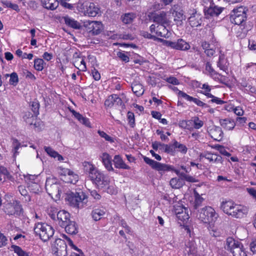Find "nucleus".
I'll return each mask as SVG.
<instances>
[{"mask_svg": "<svg viewBox=\"0 0 256 256\" xmlns=\"http://www.w3.org/2000/svg\"><path fill=\"white\" fill-rule=\"evenodd\" d=\"M35 234L44 242L48 240L54 234V230L50 225L42 222L35 224L34 228Z\"/></svg>", "mask_w": 256, "mask_h": 256, "instance_id": "obj_3", "label": "nucleus"}, {"mask_svg": "<svg viewBox=\"0 0 256 256\" xmlns=\"http://www.w3.org/2000/svg\"><path fill=\"white\" fill-rule=\"evenodd\" d=\"M224 8H218L216 6H210L206 12L205 15L208 16H217L222 12Z\"/></svg>", "mask_w": 256, "mask_h": 256, "instance_id": "obj_29", "label": "nucleus"}, {"mask_svg": "<svg viewBox=\"0 0 256 256\" xmlns=\"http://www.w3.org/2000/svg\"><path fill=\"white\" fill-rule=\"evenodd\" d=\"M220 122L224 128L228 130H233L236 126L234 122L229 118L221 119L220 120Z\"/></svg>", "mask_w": 256, "mask_h": 256, "instance_id": "obj_26", "label": "nucleus"}, {"mask_svg": "<svg viewBox=\"0 0 256 256\" xmlns=\"http://www.w3.org/2000/svg\"><path fill=\"white\" fill-rule=\"evenodd\" d=\"M127 118L130 125L133 128L135 124V119L134 114L131 112H128L127 114Z\"/></svg>", "mask_w": 256, "mask_h": 256, "instance_id": "obj_57", "label": "nucleus"}, {"mask_svg": "<svg viewBox=\"0 0 256 256\" xmlns=\"http://www.w3.org/2000/svg\"><path fill=\"white\" fill-rule=\"evenodd\" d=\"M71 172V170L68 168H63L60 167L58 168V173L60 176H62V178H64V176H66V174H68Z\"/></svg>", "mask_w": 256, "mask_h": 256, "instance_id": "obj_64", "label": "nucleus"}, {"mask_svg": "<svg viewBox=\"0 0 256 256\" xmlns=\"http://www.w3.org/2000/svg\"><path fill=\"white\" fill-rule=\"evenodd\" d=\"M190 24L192 27H197L201 25L202 16L200 14L197 13L196 11L193 12L188 18Z\"/></svg>", "mask_w": 256, "mask_h": 256, "instance_id": "obj_19", "label": "nucleus"}, {"mask_svg": "<svg viewBox=\"0 0 256 256\" xmlns=\"http://www.w3.org/2000/svg\"><path fill=\"white\" fill-rule=\"evenodd\" d=\"M188 209L185 207H184L180 204H177L174 205V212L176 215L178 214L180 212H184L188 211Z\"/></svg>", "mask_w": 256, "mask_h": 256, "instance_id": "obj_45", "label": "nucleus"}, {"mask_svg": "<svg viewBox=\"0 0 256 256\" xmlns=\"http://www.w3.org/2000/svg\"><path fill=\"white\" fill-rule=\"evenodd\" d=\"M84 171L88 174L89 177L90 176L92 173H94L97 170L96 168L90 162H84L82 163Z\"/></svg>", "mask_w": 256, "mask_h": 256, "instance_id": "obj_35", "label": "nucleus"}, {"mask_svg": "<svg viewBox=\"0 0 256 256\" xmlns=\"http://www.w3.org/2000/svg\"><path fill=\"white\" fill-rule=\"evenodd\" d=\"M66 200L71 206L80 208L87 203L88 196L83 192H70L67 194Z\"/></svg>", "mask_w": 256, "mask_h": 256, "instance_id": "obj_1", "label": "nucleus"}, {"mask_svg": "<svg viewBox=\"0 0 256 256\" xmlns=\"http://www.w3.org/2000/svg\"><path fill=\"white\" fill-rule=\"evenodd\" d=\"M98 132L99 134V135L102 138H104L106 140L111 142H114L113 138L112 137H110V136H109L104 131L98 130Z\"/></svg>", "mask_w": 256, "mask_h": 256, "instance_id": "obj_62", "label": "nucleus"}, {"mask_svg": "<svg viewBox=\"0 0 256 256\" xmlns=\"http://www.w3.org/2000/svg\"><path fill=\"white\" fill-rule=\"evenodd\" d=\"M74 117L82 124L88 126H90V122L88 119L84 117L79 112L76 114V116Z\"/></svg>", "mask_w": 256, "mask_h": 256, "instance_id": "obj_48", "label": "nucleus"}, {"mask_svg": "<svg viewBox=\"0 0 256 256\" xmlns=\"http://www.w3.org/2000/svg\"><path fill=\"white\" fill-rule=\"evenodd\" d=\"M170 186L174 188H180L184 184V180L180 178H174L170 182Z\"/></svg>", "mask_w": 256, "mask_h": 256, "instance_id": "obj_34", "label": "nucleus"}, {"mask_svg": "<svg viewBox=\"0 0 256 256\" xmlns=\"http://www.w3.org/2000/svg\"><path fill=\"white\" fill-rule=\"evenodd\" d=\"M132 89L134 93L138 96H142L144 92L142 84L138 83L137 82H134L132 83Z\"/></svg>", "mask_w": 256, "mask_h": 256, "instance_id": "obj_33", "label": "nucleus"}, {"mask_svg": "<svg viewBox=\"0 0 256 256\" xmlns=\"http://www.w3.org/2000/svg\"><path fill=\"white\" fill-rule=\"evenodd\" d=\"M102 158L106 170L108 171H113L114 170L112 166L111 156L107 153H104L102 156Z\"/></svg>", "mask_w": 256, "mask_h": 256, "instance_id": "obj_27", "label": "nucleus"}, {"mask_svg": "<svg viewBox=\"0 0 256 256\" xmlns=\"http://www.w3.org/2000/svg\"><path fill=\"white\" fill-rule=\"evenodd\" d=\"M126 98L124 94H122V98L119 97L117 94H112L108 96L104 102L106 106L112 108L114 104L118 106H122V100Z\"/></svg>", "mask_w": 256, "mask_h": 256, "instance_id": "obj_13", "label": "nucleus"}, {"mask_svg": "<svg viewBox=\"0 0 256 256\" xmlns=\"http://www.w3.org/2000/svg\"><path fill=\"white\" fill-rule=\"evenodd\" d=\"M153 21L159 24H166L169 26L170 21L166 13L164 11L156 14L152 17Z\"/></svg>", "mask_w": 256, "mask_h": 256, "instance_id": "obj_16", "label": "nucleus"}, {"mask_svg": "<svg viewBox=\"0 0 256 256\" xmlns=\"http://www.w3.org/2000/svg\"><path fill=\"white\" fill-rule=\"evenodd\" d=\"M32 110L34 112V114L38 115L39 114L40 104L38 100H36L32 102Z\"/></svg>", "mask_w": 256, "mask_h": 256, "instance_id": "obj_54", "label": "nucleus"}, {"mask_svg": "<svg viewBox=\"0 0 256 256\" xmlns=\"http://www.w3.org/2000/svg\"><path fill=\"white\" fill-rule=\"evenodd\" d=\"M248 213V210L242 206L236 204L230 213V216L236 218H244Z\"/></svg>", "mask_w": 256, "mask_h": 256, "instance_id": "obj_14", "label": "nucleus"}, {"mask_svg": "<svg viewBox=\"0 0 256 256\" xmlns=\"http://www.w3.org/2000/svg\"><path fill=\"white\" fill-rule=\"evenodd\" d=\"M113 162L116 168L119 169L130 170V167L126 165L120 155L114 156Z\"/></svg>", "mask_w": 256, "mask_h": 256, "instance_id": "obj_22", "label": "nucleus"}, {"mask_svg": "<svg viewBox=\"0 0 256 256\" xmlns=\"http://www.w3.org/2000/svg\"><path fill=\"white\" fill-rule=\"evenodd\" d=\"M248 11V8L242 6H240L237 8H234L230 14V22L237 25L243 24L246 18V12Z\"/></svg>", "mask_w": 256, "mask_h": 256, "instance_id": "obj_5", "label": "nucleus"}, {"mask_svg": "<svg viewBox=\"0 0 256 256\" xmlns=\"http://www.w3.org/2000/svg\"><path fill=\"white\" fill-rule=\"evenodd\" d=\"M66 24L72 28L80 30L82 28L80 24L74 19L68 16H65L63 18Z\"/></svg>", "mask_w": 256, "mask_h": 256, "instance_id": "obj_21", "label": "nucleus"}, {"mask_svg": "<svg viewBox=\"0 0 256 256\" xmlns=\"http://www.w3.org/2000/svg\"><path fill=\"white\" fill-rule=\"evenodd\" d=\"M44 6L47 9L55 10L58 6L57 0H40Z\"/></svg>", "mask_w": 256, "mask_h": 256, "instance_id": "obj_30", "label": "nucleus"}, {"mask_svg": "<svg viewBox=\"0 0 256 256\" xmlns=\"http://www.w3.org/2000/svg\"><path fill=\"white\" fill-rule=\"evenodd\" d=\"M224 248L233 254V256H247L242 244L232 237L226 238Z\"/></svg>", "mask_w": 256, "mask_h": 256, "instance_id": "obj_2", "label": "nucleus"}, {"mask_svg": "<svg viewBox=\"0 0 256 256\" xmlns=\"http://www.w3.org/2000/svg\"><path fill=\"white\" fill-rule=\"evenodd\" d=\"M176 218L178 220L184 222L188 220L190 216L188 214V210L180 212L178 214L176 215Z\"/></svg>", "mask_w": 256, "mask_h": 256, "instance_id": "obj_49", "label": "nucleus"}, {"mask_svg": "<svg viewBox=\"0 0 256 256\" xmlns=\"http://www.w3.org/2000/svg\"><path fill=\"white\" fill-rule=\"evenodd\" d=\"M206 74L210 75L213 78L216 79L218 78V74L212 68L210 62H207L206 64Z\"/></svg>", "mask_w": 256, "mask_h": 256, "instance_id": "obj_38", "label": "nucleus"}, {"mask_svg": "<svg viewBox=\"0 0 256 256\" xmlns=\"http://www.w3.org/2000/svg\"><path fill=\"white\" fill-rule=\"evenodd\" d=\"M203 200V198H202L198 194H195V200L194 205V208L195 210H196L201 205Z\"/></svg>", "mask_w": 256, "mask_h": 256, "instance_id": "obj_52", "label": "nucleus"}, {"mask_svg": "<svg viewBox=\"0 0 256 256\" xmlns=\"http://www.w3.org/2000/svg\"><path fill=\"white\" fill-rule=\"evenodd\" d=\"M90 178L99 188H104L107 186L110 182L108 178L98 170L94 173H92Z\"/></svg>", "mask_w": 256, "mask_h": 256, "instance_id": "obj_6", "label": "nucleus"}, {"mask_svg": "<svg viewBox=\"0 0 256 256\" xmlns=\"http://www.w3.org/2000/svg\"><path fill=\"white\" fill-rule=\"evenodd\" d=\"M164 43L166 46L176 50L186 51L190 48L189 43L182 38H179L175 41L164 40Z\"/></svg>", "mask_w": 256, "mask_h": 256, "instance_id": "obj_8", "label": "nucleus"}, {"mask_svg": "<svg viewBox=\"0 0 256 256\" xmlns=\"http://www.w3.org/2000/svg\"><path fill=\"white\" fill-rule=\"evenodd\" d=\"M218 216L215 210L209 206L201 208L196 214L198 218L205 224L212 223L216 220Z\"/></svg>", "mask_w": 256, "mask_h": 256, "instance_id": "obj_4", "label": "nucleus"}, {"mask_svg": "<svg viewBox=\"0 0 256 256\" xmlns=\"http://www.w3.org/2000/svg\"><path fill=\"white\" fill-rule=\"evenodd\" d=\"M173 146L174 148H178V151L183 154H186L188 151V148L184 144H180L176 140L174 142Z\"/></svg>", "mask_w": 256, "mask_h": 256, "instance_id": "obj_44", "label": "nucleus"}, {"mask_svg": "<svg viewBox=\"0 0 256 256\" xmlns=\"http://www.w3.org/2000/svg\"><path fill=\"white\" fill-rule=\"evenodd\" d=\"M46 189L47 192L52 196L60 198V186L57 183H51V180L47 179L46 182Z\"/></svg>", "mask_w": 256, "mask_h": 256, "instance_id": "obj_12", "label": "nucleus"}, {"mask_svg": "<svg viewBox=\"0 0 256 256\" xmlns=\"http://www.w3.org/2000/svg\"><path fill=\"white\" fill-rule=\"evenodd\" d=\"M74 64L76 68L81 71L85 72L86 70V64L82 57L80 60H74Z\"/></svg>", "mask_w": 256, "mask_h": 256, "instance_id": "obj_39", "label": "nucleus"}, {"mask_svg": "<svg viewBox=\"0 0 256 256\" xmlns=\"http://www.w3.org/2000/svg\"><path fill=\"white\" fill-rule=\"evenodd\" d=\"M70 214L64 210H60L56 214V221L58 224L61 227L66 226V224L70 221Z\"/></svg>", "mask_w": 256, "mask_h": 256, "instance_id": "obj_15", "label": "nucleus"}, {"mask_svg": "<svg viewBox=\"0 0 256 256\" xmlns=\"http://www.w3.org/2000/svg\"><path fill=\"white\" fill-rule=\"evenodd\" d=\"M12 146L14 147V149L12 150V152L14 153V156L16 157V156L18 154V152L20 147V144L18 142L16 139H14L13 140Z\"/></svg>", "mask_w": 256, "mask_h": 256, "instance_id": "obj_55", "label": "nucleus"}, {"mask_svg": "<svg viewBox=\"0 0 256 256\" xmlns=\"http://www.w3.org/2000/svg\"><path fill=\"white\" fill-rule=\"evenodd\" d=\"M18 190L20 192V194L24 196L26 198V201H30V196L28 195V192L26 190V187L24 186H20L18 187Z\"/></svg>", "mask_w": 256, "mask_h": 256, "instance_id": "obj_50", "label": "nucleus"}, {"mask_svg": "<svg viewBox=\"0 0 256 256\" xmlns=\"http://www.w3.org/2000/svg\"><path fill=\"white\" fill-rule=\"evenodd\" d=\"M202 88L204 90L202 92V93L206 96L208 98L213 96V95L210 93L211 89L210 86L208 84H202Z\"/></svg>", "mask_w": 256, "mask_h": 256, "instance_id": "obj_56", "label": "nucleus"}, {"mask_svg": "<svg viewBox=\"0 0 256 256\" xmlns=\"http://www.w3.org/2000/svg\"><path fill=\"white\" fill-rule=\"evenodd\" d=\"M118 57L124 62L129 61V57L124 52H118L116 54Z\"/></svg>", "mask_w": 256, "mask_h": 256, "instance_id": "obj_63", "label": "nucleus"}, {"mask_svg": "<svg viewBox=\"0 0 256 256\" xmlns=\"http://www.w3.org/2000/svg\"><path fill=\"white\" fill-rule=\"evenodd\" d=\"M3 4L8 8H10L12 9L15 10L17 12L20 11L18 5L16 4H12L9 1H5L3 2Z\"/></svg>", "mask_w": 256, "mask_h": 256, "instance_id": "obj_60", "label": "nucleus"}, {"mask_svg": "<svg viewBox=\"0 0 256 256\" xmlns=\"http://www.w3.org/2000/svg\"><path fill=\"white\" fill-rule=\"evenodd\" d=\"M66 244L64 240L56 239L52 246V251L56 256H66Z\"/></svg>", "mask_w": 256, "mask_h": 256, "instance_id": "obj_11", "label": "nucleus"}, {"mask_svg": "<svg viewBox=\"0 0 256 256\" xmlns=\"http://www.w3.org/2000/svg\"><path fill=\"white\" fill-rule=\"evenodd\" d=\"M13 250L18 256H29V253L23 250L20 246H12Z\"/></svg>", "mask_w": 256, "mask_h": 256, "instance_id": "obj_47", "label": "nucleus"}, {"mask_svg": "<svg viewBox=\"0 0 256 256\" xmlns=\"http://www.w3.org/2000/svg\"><path fill=\"white\" fill-rule=\"evenodd\" d=\"M84 26L89 34L94 36L98 34L103 30L102 24L98 21L86 20Z\"/></svg>", "mask_w": 256, "mask_h": 256, "instance_id": "obj_7", "label": "nucleus"}, {"mask_svg": "<svg viewBox=\"0 0 256 256\" xmlns=\"http://www.w3.org/2000/svg\"><path fill=\"white\" fill-rule=\"evenodd\" d=\"M185 252H187L189 256L190 254L194 255L196 252V244L194 242H189L186 246Z\"/></svg>", "mask_w": 256, "mask_h": 256, "instance_id": "obj_40", "label": "nucleus"}, {"mask_svg": "<svg viewBox=\"0 0 256 256\" xmlns=\"http://www.w3.org/2000/svg\"><path fill=\"white\" fill-rule=\"evenodd\" d=\"M180 178H182L183 180H186L190 182H194V178L192 176L186 174L184 172H181L180 174Z\"/></svg>", "mask_w": 256, "mask_h": 256, "instance_id": "obj_61", "label": "nucleus"}, {"mask_svg": "<svg viewBox=\"0 0 256 256\" xmlns=\"http://www.w3.org/2000/svg\"><path fill=\"white\" fill-rule=\"evenodd\" d=\"M18 82V74L14 72L10 74V84L13 86H16Z\"/></svg>", "mask_w": 256, "mask_h": 256, "instance_id": "obj_53", "label": "nucleus"}, {"mask_svg": "<svg viewBox=\"0 0 256 256\" xmlns=\"http://www.w3.org/2000/svg\"><path fill=\"white\" fill-rule=\"evenodd\" d=\"M2 176H6L8 179L10 180L12 176L10 174L8 170L3 166H0V181L2 180Z\"/></svg>", "mask_w": 256, "mask_h": 256, "instance_id": "obj_51", "label": "nucleus"}, {"mask_svg": "<svg viewBox=\"0 0 256 256\" xmlns=\"http://www.w3.org/2000/svg\"><path fill=\"white\" fill-rule=\"evenodd\" d=\"M178 94L180 96L184 98L186 100L190 102H194L197 106H202V107H208V105L203 102L202 101L200 100L199 99H198L196 98H193L185 92L180 91L178 92Z\"/></svg>", "mask_w": 256, "mask_h": 256, "instance_id": "obj_20", "label": "nucleus"}, {"mask_svg": "<svg viewBox=\"0 0 256 256\" xmlns=\"http://www.w3.org/2000/svg\"><path fill=\"white\" fill-rule=\"evenodd\" d=\"M192 120H180L178 123V126L183 129H187L188 130H191L192 129Z\"/></svg>", "mask_w": 256, "mask_h": 256, "instance_id": "obj_41", "label": "nucleus"}, {"mask_svg": "<svg viewBox=\"0 0 256 256\" xmlns=\"http://www.w3.org/2000/svg\"><path fill=\"white\" fill-rule=\"evenodd\" d=\"M144 162L149 166H150L153 169L158 172H168L172 170V166L166 164H162L159 162H157L153 160H152L148 157L146 156L143 158Z\"/></svg>", "mask_w": 256, "mask_h": 256, "instance_id": "obj_10", "label": "nucleus"}, {"mask_svg": "<svg viewBox=\"0 0 256 256\" xmlns=\"http://www.w3.org/2000/svg\"><path fill=\"white\" fill-rule=\"evenodd\" d=\"M166 24H159L156 26V36L166 38L168 36V30L166 28Z\"/></svg>", "mask_w": 256, "mask_h": 256, "instance_id": "obj_31", "label": "nucleus"}, {"mask_svg": "<svg viewBox=\"0 0 256 256\" xmlns=\"http://www.w3.org/2000/svg\"><path fill=\"white\" fill-rule=\"evenodd\" d=\"M205 158L210 162H216L222 163V157L215 154H212L208 152L207 155H205Z\"/></svg>", "mask_w": 256, "mask_h": 256, "instance_id": "obj_37", "label": "nucleus"}, {"mask_svg": "<svg viewBox=\"0 0 256 256\" xmlns=\"http://www.w3.org/2000/svg\"><path fill=\"white\" fill-rule=\"evenodd\" d=\"M4 210L8 215H20L22 210V206L19 202L12 200L4 204Z\"/></svg>", "mask_w": 256, "mask_h": 256, "instance_id": "obj_9", "label": "nucleus"}, {"mask_svg": "<svg viewBox=\"0 0 256 256\" xmlns=\"http://www.w3.org/2000/svg\"><path fill=\"white\" fill-rule=\"evenodd\" d=\"M252 28V25L250 24H241L238 25V36L240 37L241 38H244L248 32Z\"/></svg>", "mask_w": 256, "mask_h": 256, "instance_id": "obj_24", "label": "nucleus"}, {"mask_svg": "<svg viewBox=\"0 0 256 256\" xmlns=\"http://www.w3.org/2000/svg\"><path fill=\"white\" fill-rule=\"evenodd\" d=\"M193 122L194 128L196 129H199L204 126V122L200 120L198 117H194Z\"/></svg>", "mask_w": 256, "mask_h": 256, "instance_id": "obj_58", "label": "nucleus"}, {"mask_svg": "<svg viewBox=\"0 0 256 256\" xmlns=\"http://www.w3.org/2000/svg\"><path fill=\"white\" fill-rule=\"evenodd\" d=\"M211 137L214 140L220 141L223 138L224 133L220 126H214L209 130Z\"/></svg>", "mask_w": 256, "mask_h": 256, "instance_id": "obj_17", "label": "nucleus"}, {"mask_svg": "<svg viewBox=\"0 0 256 256\" xmlns=\"http://www.w3.org/2000/svg\"><path fill=\"white\" fill-rule=\"evenodd\" d=\"M44 149L46 153L50 156L53 157L54 158H56V156L58 155V153L50 147L44 146Z\"/></svg>", "mask_w": 256, "mask_h": 256, "instance_id": "obj_59", "label": "nucleus"}, {"mask_svg": "<svg viewBox=\"0 0 256 256\" xmlns=\"http://www.w3.org/2000/svg\"><path fill=\"white\" fill-rule=\"evenodd\" d=\"M91 214L94 220L95 221L99 220L105 214L104 209L102 208L95 207L92 210Z\"/></svg>", "mask_w": 256, "mask_h": 256, "instance_id": "obj_25", "label": "nucleus"}, {"mask_svg": "<svg viewBox=\"0 0 256 256\" xmlns=\"http://www.w3.org/2000/svg\"><path fill=\"white\" fill-rule=\"evenodd\" d=\"M235 204H236L232 200L222 202L220 208L224 213L229 215Z\"/></svg>", "mask_w": 256, "mask_h": 256, "instance_id": "obj_28", "label": "nucleus"}, {"mask_svg": "<svg viewBox=\"0 0 256 256\" xmlns=\"http://www.w3.org/2000/svg\"><path fill=\"white\" fill-rule=\"evenodd\" d=\"M44 62L42 58H37L34 61V67L38 71H41L44 69Z\"/></svg>", "mask_w": 256, "mask_h": 256, "instance_id": "obj_46", "label": "nucleus"}, {"mask_svg": "<svg viewBox=\"0 0 256 256\" xmlns=\"http://www.w3.org/2000/svg\"><path fill=\"white\" fill-rule=\"evenodd\" d=\"M63 228H65V231L70 234H76L78 232V226L74 221L70 220L66 224V226Z\"/></svg>", "mask_w": 256, "mask_h": 256, "instance_id": "obj_23", "label": "nucleus"}, {"mask_svg": "<svg viewBox=\"0 0 256 256\" xmlns=\"http://www.w3.org/2000/svg\"><path fill=\"white\" fill-rule=\"evenodd\" d=\"M99 8L92 2H89L86 5L84 14L89 16H96L99 12Z\"/></svg>", "mask_w": 256, "mask_h": 256, "instance_id": "obj_18", "label": "nucleus"}, {"mask_svg": "<svg viewBox=\"0 0 256 256\" xmlns=\"http://www.w3.org/2000/svg\"><path fill=\"white\" fill-rule=\"evenodd\" d=\"M61 179L66 182L74 184L78 181V176L71 170V172L66 174V176L62 178Z\"/></svg>", "mask_w": 256, "mask_h": 256, "instance_id": "obj_32", "label": "nucleus"}, {"mask_svg": "<svg viewBox=\"0 0 256 256\" xmlns=\"http://www.w3.org/2000/svg\"><path fill=\"white\" fill-rule=\"evenodd\" d=\"M218 66L222 70L226 72L228 70V68L226 66L224 56L221 54L219 56V60L217 63Z\"/></svg>", "mask_w": 256, "mask_h": 256, "instance_id": "obj_42", "label": "nucleus"}, {"mask_svg": "<svg viewBox=\"0 0 256 256\" xmlns=\"http://www.w3.org/2000/svg\"><path fill=\"white\" fill-rule=\"evenodd\" d=\"M134 18V15L131 13L126 14L124 16H122L121 17L122 22L125 24H130L132 23Z\"/></svg>", "mask_w": 256, "mask_h": 256, "instance_id": "obj_43", "label": "nucleus"}, {"mask_svg": "<svg viewBox=\"0 0 256 256\" xmlns=\"http://www.w3.org/2000/svg\"><path fill=\"white\" fill-rule=\"evenodd\" d=\"M174 16V21L176 22L177 25H181L182 22V20L185 19V16L182 12H178L174 10L172 13Z\"/></svg>", "mask_w": 256, "mask_h": 256, "instance_id": "obj_36", "label": "nucleus"}]
</instances>
